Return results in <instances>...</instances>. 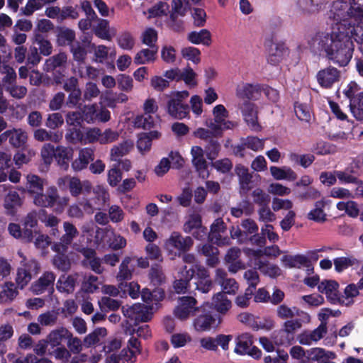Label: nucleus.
<instances>
[{
	"instance_id": "obj_47",
	"label": "nucleus",
	"mask_w": 363,
	"mask_h": 363,
	"mask_svg": "<svg viewBox=\"0 0 363 363\" xmlns=\"http://www.w3.org/2000/svg\"><path fill=\"white\" fill-rule=\"evenodd\" d=\"M99 278L92 274L84 275L81 289L85 293L93 294L99 289Z\"/></svg>"
},
{
	"instance_id": "obj_50",
	"label": "nucleus",
	"mask_w": 363,
	"mask_h": 363,
	"mask_svg": "<svg viewBox=\"0 0 363 363\" xmlns=\"http://www.w3.org/2000/svg\"><path fill=\"white\" fill-rule=\"evenodd\" d=\"M11 165V154L0 151V182L6 180Z\"/></svg>"
},
{
	"instance_id": "obj_14",
	"label": "nucleus",
	"mask_w": 363,
	"mask_h": 363,
	"mask_svg": "<svg viewBox=\"0 0 363 363\" xmlns=\"http://www.w3.org/2000/svg\"><path fill=\"white\" fill-rule=\"evenodd\" d=\"M340 71L332 66L320 69L316 74L318 83L324 89H330L340 80Z\"/></svg>"
},
{
	"instance_id": "obj_26",
	"label": "nucleus",
	"mask_w": 363,
	"mask_h": 363,
	"mask_svg": "<svg viewBox=\"0 0 363 363\" xmlns=\"http://www.w3.org/2000/svg\"><path fill=\"white\" fill-rule=\"evenodd\" d=\"M11 50L7 55H0V73L5 76L2 79V82L5 86H10L15 83L16 79V73L13 67L9 65L7 60L10 58Z\"/></svg>"
},
{
	"instance_id": "obj_12",
	"label": "nucleus",
	"mask_w": 363,
	"mask_h": 363,
	"mask_svg": "<svg viewBox=\"0 0 363 363\" xmlns=\"http://www.w3.org/2000/svg\"><path fill=\"white\" fill-rule=\"evenodd\" d=\"M227 228L222 218H217L211 225L208 233V239L218 245H228L230 244V239L224 235L226 233Z\"/></svg>"
},
{
	"instance_id": "obj_54",
	"label": "nucleus",
	"mask_w": 363,
	"mask_h": 363,
	"mask_svg": "<svg viewBox=\"0 0 363 363\" xmlns=\"http://www.w3.org/2000/svg\"><path fill=\"white\" fill-rule=\"evenodd\" d=\"M235 172L239 177L241 188L243 190L248 191L250 189L249 184L252 179V176L249 174L248 169L242 165H238L235 167Z\"/></svg>"
},
{
	"instance_id": "obj_13",
	"label": "nucleus",
	"mask_w": 363,
	"mask_h": 363,
	"mask_svg": "<svg viewBox=\"0 0 363 363\" xmlns=\"http://www.w3.org/2000/svg\"><path fill=\"white\" fill-rule=\"evenodd\" d=\"M238 107L247 125L253 130H259L261 126L258 123L257 106L249 101H245L240 104Z\"/></svg>"
},
{
	"instance_id": "obj_49",
	"label": "nucleus",
	"mask_w": 363,
	"mask_h": 363,
	"mask_svg": "<svg viewBox=\"0 0 363 363\" xmlns=\"http://www.w3.org/2000/svg\"><path fill=\"white\" fill-rule=\"evenodd\" d=\"M152 49L146 48L138 52L134 58V62L137 65H143L153 61L157 52V47H151Z\"/></svg>"
},
{
	"instance_id": "obj_10",
	"label": "nucleus",
	"mask_w": 363,
	"mask_h": 363,
	"mask_svg": "<svg viewBox=\"0 0 363 363\" xmlns=\"http://www.w3.org/2000/svg\"><path fill=\"white\" fill-rule=\"evenodd\" d=\"M196 300L191 296H183L179 300L178 306L174 310V315L181 320H184L194 315L195 312L199 311L196 306Z\"/></svg>"
},
{
	"instance_id": "obj_43",
	"label": "nucleus",
	"mask_w": 363,
	"mask_h": 363,
	"mask_svg": "<svg viewBox=\"0 0 363 363\" xmlns=\"http://www.w3.org/2000/svg\"><path fill=\"white\" fill-rule=\"evenodd\" d=\"M359 295V289L356 284H350L344 291V295L340 296V303L346 306H350L354 303L353 298Z\"/></svg>"
},
{
	"instance_id": "obj_9",
	"label": "nucleus",
	"mask_w": 363,
	"mask_h": 363,
	"mask_svg": "<svg viewBox=\"0 0 363 363\" xmlns=\"http://www.w3.org/2000/svg\"><path fill=\"white\" fill-rule=\"evenodd\" d=\"M326 57L340 67L348 65L352 57V47H324Z\"/></svg>"
},
{
	"instance_id": "obj_39",
	"label": "nucleus",
	"mask_w": 363,
	"mask_h": 363,
	"mask_svg": "<svg viewBox=\"0 0 363 363\" xmlns=\"http://www.w3.org/2000/svg\"><path fill=\"white\" fill-rule=\"evenodd\" d=\"M281 262L286 267L300 268L302 266L308 267V259L306 256L301 255L294 256L284 255L281 258Z\"/></svg>"
},
{
	"instance_id": "obj_38",
	"label": "nucleus",
	"mask_w": 363,
	"mask_h": 363,
	"mask_svg": "<svg viewBox=\"0 0 363 363\" xmlns=\"http://www.w3.org/2000/svg\"><path fill=\"white\" fill-rule=\"evenodd\" d=\"M270 172L277 180L286 179L294 181L297 178L295 172L288 167H278L272 166L270 167Z\"/></svg>"
},
{
	"instance_id": "obj_31",
	"label": "nucleus",
	"mask_w": 363,
	"mask_h": 363,
	"mask_svg": "<svg viewBox=\"0 0 363 363\" xmlns=\"http://www.w3.org/2000/svg\"><path fill=\"white\" fill-rule=\"evenodd\" d=\"M160 137V133L156 130L138 134L137 147L139 152L142 154L149 152L152 146V140Z\"/></svg>"
},
{
	"instance_id": "obj_58",
	"label": "nucleus",
	"mask_w": 363,
	"mask_h": 363,
	"mask_svg": "<svg viewBox=\"0 0 363 363\" xmlns=\"http://www.w3.org/2000/svg\"><path fill=\"white\" fill-rule=\"evenodd\" d=\"M99 305L102 311L108 312L117 311L120 308L121 302L108 296H103L99 300Z\"/></svg>"
},
{
	"instance_id": "obj_30",
	"label": "nucleus",
	"mask_w": 363,
	"mask_h": 363,
	"mask_svg": "<svg viewBox=\"0 0 363 363\" xmlns=\"http://www.w3.org/2000/svg\"><path fill=\"white\" fill-rule=\"evenodd\" d=\"M194 275V270L192 269H187L184 266L180 272L179 278L174 281V287L177 293L182 294L186 291L189 281L192 279Z\"/></svg>"
},
{
	"instance_id": "obj_35",
	"label": "nucleus",
	"mask_w": 363,
	"mask_h": 363,
	"mask_svg": "<svg viewBox=\"0 0 363 363\" xmlns=\"http://www.w3.org/2000/svg\"><path fill=\"white\" fill-rule=\"evenodd\" d=\"M26 189L33 196H37L41 191H44V179L35 174H28Z\"/></svg>"
},
{
	"instance_id": "obj_7",
	"label": "nucleus",
	"mask_w": 363,
	"mask_h": 363,
	"mask_svg": "<svg viewBox=\"0 0 363 363\" xmlns=\"http://www.w3.org/2000/svg\"><path fill=\"white\" fill-rule=\"evenodd\" d=\"M63 230L64 234L60 240L54 242L51 245L52 250L55 252H67L72 241L79 233L77 228L68 221L63 223Z\"/></svg>"
},
{
	"instance_id": "obj_28",
	"label": "nucleus",
	"mask_w": 363,
	"mask_h": 363,
	"mask_svg": "<svg viewBox=\"0 0 363 363\" xmlns=\"http://www.w3.org/2000/svg\"><path fill=\"white\" fill-rule=\"evenodd\" d=\"M277 315L282 320L292 319L298 316H304L306 322L310 321V315L296 307L290 308L286 304H281L277 308Z\"/></svg>"
},
{
	"instance_id": "obj_53",
	"label": "nucleus",
	"mask_w": 363,
	"mask_h": 363,
	"mask_svg": "<svg viewBox=\"0 0 363 363\" xmlns=\"http://www.w3.org/2000/svg\"><path fill=\"white\" fill-rule=\"evenodd\" d=\"M350 107L351 112L357 120H363V91L359 92L357 99L352 100Z\"/></svg>"
},
{
	"instance_id": "obj_55",
	"label": "nucleus",
	"mask_w": 363,
	"mask_h": 363,
	"mask_svg": "<svg viewBox=\"0 0 363 363\" xmlns=\"http://www.w3.org/2000/svg\"><path fill=\"white\" fill-rule=\"evenodd\" d=\"M72 156V150L65 147H57L55 150V157L64 168L68 167V162Z\"/></svg>"
},
{
	"instance_id": "obj_37",
	"label": "nucleus",
	"mask_w": 363,
	"mask_h": 363,
	"mask_svg": "<svg viewBox=\"0 0 363 363\" xmlns=\"http://www.w3.org/2000/svg\"><path fill=\"white\" fill-rule=\"evenodd\" d=\"M67 336H70V332L65 328H60L52 330L47 336L46 340L49 345L52 347L61 345L64 339H67Z\"/></svg>"
},
{
	"instance_id": "obj_27",
	"label": "nucleus",
	"mask_w": 363,
	"mask_h": 363,
	"mask_svg": "<svg viewBox=\"0 0 363 363\" xmlns=\"http://www.w3.org/2000/svg\"><path fill=\"white\" fill-rule=\"evenodd\" d=\"M17 286L12 281H6L0 284V303L10 304L18 295Z\"/></svg>"
},
{
	"instance_id": "obj_61",
	"label": "nucleus",
	"mask_w": 363,
	"mask_h": 363,
	"mask_svg": "<svg viewBox=\"0 0 363 363\" xmlns=\"http://www.w3.org/2000/svg\"><path fill=\"white\" fill-rule=\"evenodd\" d=\"M131 262V258L126 257L122 261L119 267V272L117 275V279L119 281L129 280L132 277L133 269L129 267V264Z\"/></svg>"
},
{
	"instance_id": "obj_40",
	"label": "nucleus",
	"mask_w": 363,
	"mask_h": 363,
	"mask_svg": "<svg viewBox=\"0 0 363 363\" xmlns=\"http://www.w3.org/2000/svg\"><path fill=\"white\" fill-rule=\"evenodd\" d=\"M94 56L96 62L113 61L116 56V52L112 47H95Z\"/></svg>"
},
{
	"instance_id": "obj_16",
	"label": "nucleus",
	"mask_w": 363,
	"mask_h": 363,
	"mask_svg": "<svg viewBox=\"0 0 363 363\" xmlns=\"http://www.w3.org/2000/svg\"><path fill=\"white\" fill-rule=\"evenodd\" d=\"M9 140L10 145L14 147H23L28 140L27 132L22 128L7 130L0 135V141Z\"/></svg>"
},
{
	"instance_id": "obj_8",
	"label": "nucleus",
	"mask_w": 363,
	"mask_h": 363,
	"mask_svg": "<svg viewBox=\"0 0 363 363\" xmlns=\"http://www.w3.org/2000/svg\"><path fill=\"white\" fill-rule=\"evenodd\" d=\"M199 314L194 318L193 325L198 332L208 331L216 328L220 323L219 316L213 311L199 310Z\"/></svg>"
},
{
	"instance_id": "obj_11",
	"label": "nucleus",
	"mask_w": 363,
	"mask_h": 363,
	"mask_svg": "<svg viewBox=\"0 0 363 363\" xmlns=\"http://www.w3.org/2000/svg\"><path fill=\"white\" fill-rule=\"evenodd\" d=\"M165 245L167 248L172 247L178 251L175 255L180 257L182 253L186 252L194 245L193 239L189 237H183L178 232H172L169 238L166 240Z\"/></svg>"
},
{
	"instance_id": "obj_23",
	"label": "nucleus",
	"mask_w": 363,
	"mask_h": 363,
	"mask_svg": "<svg viewBox=\"0 0 363 363\" xmlns=\"http://www.w3.org/2000/svg\"><path fill=\"white\" fill-rule=\"evenodd\" d=\"M339 284L335 281L325 280L318 285L319 292L325 294L328 300L332 303H340V295L338 294Z\"/></svg>"
},
{
	"instance_id": "obj_21",
	"label": "nucleus",
	"mask_w": 363,
	"mask_h": 363,
	"mask_svg": "<svg viewBox=\"0 0 363 363\" xmlns=\"http://www.w3.org/2000/svg\"><path fill=\"white\" fill-rule=\"evenodd\" d=\"M167 109L172 117L180 120L186 118L189 113L188 104H185L179 99H174L172 96L167 101Z\"/></svg>"
},
{
	"instance_id": "obj_41",
	"label": "nucleus",
	"mask_w": 363,
	"mask_h": 363,
	"mask_svg": "<svg viewBox=\"0 0 363 363\" xmlns=\"http://www.w3.org/2000/svg\"><path fill=\"white\" fill-rule=\"evenodd\" d=\"M213 304L216 310L222 314H225L231 308L232 303L225 294L223 292H218L213 298Z\"/></svg>"
},
{
	"instance_id": "obj_57",
	"label": "nucleus",
	"mask_w": 363,
	"mask_h": 363,
	"mask_svg": "<svg viewBox=\"0 0 363 363\" xmlns=\"http://www.w3.org/2000/svg\"><path fill=\"white\" fill-rule=\"evenodd\" d=\"M67 252H57L52 259V264L60 270L67 271L70 269L71 262L66 255Z\"/></svg>"
},
{
	"instance_id": "obj_63",
	"label": "nucleus",
	"mask_w": 363,
	"mask_h": 363,
	"mask_svg": "<svg viewBox=\"0 0 363 363\" xmlns=\"http://www.w3.org/2000/svg\"><path fill=\"white\" fill-rule=\"evenodd\" d=\"M294 111L297 118L305 122H309L311 118V113L309 106L305 104L296 103Z\"/></svg>"
},
{
	"instance_id": "obj_22",
	"label": "nucleus",
	"mask_w": 363,
	"mask_h": 363,
	"mask_svg": "<svg viewBox=\"0 0 363 363\" xmlns=\"http://www.w3.org/2000/svg\"><path fill=\"white\" fill-rule=\"evenodd\" d=\"M262 91V86L259 84H242L238 85L236 89V96L242 99L257 100L259 99Z\"/></svg>"
},
{
	"instance_id": "obj_42",
	"label": "nucleus",
	"mask_w": 363,
	"mask_h": 363,
	"mask_svg": "<svg viewBox=\"0 0 363 363\" xmlns=\"http://www.w3.org/2000/svg\"><path fill=\"white\" fill-rule=\"evenodd\" d=\"M96 34L102 39L111 40L116 34L114 28H110L108 21L106 19H99L96 28Z\"/></svg>"
},
{
	"instance_id": "obj_15",
	"label": "nucleus",
	"mask_w": 363,
	"mask_h": 363,
	"mask_svg": "<svg viewBox=\"0 0 363 363\" xmlns=\"http://www.w3.org/2000/svg\"><path fill=\"white\" fill-rule=\"evenodd\" d=\"M55 280V274L52 272H45L30 286V290L35 294H42L48 291L52 293L54 291V282Z\"/></svg>"
},
{
	"instance_id": "obj_20",
	"label": "nucleus",
	"mask_w": 363,
	"mask_h": 363,
	"mask_svg": "<svg viewBox=\"0 0 363 363\" xmlns=\"http://www.w3.org/2000/svg\"><path fill=\"white\" fill-rule=\"evenodd\" d=\"M63 180L67 181L69 190L72 196L77 197L81 194H89L92 190V184L88 180L81 182L77 177H66Z\"/></svg>"
},
{
	"instance_id": "obj_17",
	"label": "nucleus",
	"mask_w": 363,
	"mask_h": 363,
	"mask_svg": "<svg viewBox=\"0 0 363 363\" xmlns=\"http://www.w3.org/2000/svg\"><path fill=\"white\" fill-rule=\"evenodd\" d=\"M215 281L220 285L224 294H235L239 284L233 278H228L227 272L220 268L216 270Z\"/></svg>"
},
{
	"instance_id": "obj_24",
	"label": "nucleus",
	"mask_w": 363,
	"mask_h": 363,
	"mask_svg": "<svg viewBox=\"0 0 363 363\" xmlns=\"http://www.w3.org/2000/svg\"><path fill=\"white\" fill-rule=\"evenodd\" d=\"M94 160V151L90 147L82 148L79 151L78 157L72 163L74 171L79 172L87 167L90 162Z\"/></svg>"
},
{
	"instance_id": "obj_29",
	"label": "nucleus",
	"mask_w": 363,
	"mask_h": 363,
	"mask_svg": "<svg viewBox=\"0 0 363 363\" xmlns=\"http://www.w3.org/2000/svg\"><path fill=\"white\" fill-rule=\"evenodd\" d=\"M79 274L74 273L68 276L62 275L57 281V289L63 293L72 294L75 289Z\"/></svg>"
},
{
	"instance_id": "obj_36",
	"label": "nucleus",
	"mask_w": 363,
	"mask_h": 363,
	"mask_svg": "<svg viewBox=\"0 0 363 363\" xmlns=\"http://www.w3.org/2000/svg\"><path fill=\"white\" fill-rule=\"evenodd\" d=\"M133 143L130 141H123V143L113 146L110 152V160L111 161H118L121 157L128 155L133 149Z\"/></svg>"
},
{
	"instance_id": "obj_46",
	"label": "nucleus",
	"mask_w": 363,
	"mask_h": 363,
	"mask_svg": "<svg viewBox=\"0 0 363 363\" xmlns=\"http://www.w3.org/2000/svg\"><path fill=\"white\" fill-rule=\"evenodd\" d=\"M308 355L312 360L318 363H323L328 358H335V354L330 351L320 347L312 348L308 351Z\"/></svg>"
},
{
	"instance_id": "obj_45",
	"label": "nucleus",
	"mask_w": 363,
	"mask_h": 363,
	"mask_svg": "<svg viewBox=\"0 0 363 363\" xmlns=\"http://www.w3.org/2000/svg\"><path fill=\"white\" fill-rule=\"evenodd\" d=\"M188 38L193 44L209 45L211 43V33L206 29H203L199 32H191L189 34Z\"/></svg>"
},
{
	"instance_id": "obj_64",
	"label": "nucleus",
	"mask_w": 363,
	"mask_h": 363,
	"mask_svg": "<svg viewBox=\"0 0 363 363\" xmlns=\"http://www.w3.org/2000/svg\"><path fill=\"white\" fill-rule=\"evenodd\" d=\"M67 61V55L60 52L46 60L47 71L53 70L57 67H62Z\"/></svg>"
},
{
	"instance_id": "obj_33",
	"label": "nucleus",
	"mask_w": 363,
	"mask_h": 363,
	"mask_svg": "<svg viewBox=\"0 0 363 363\" xmlns=\"http://www.w3.org/2000/svg\"><path fill=\"white\" fill-rule=\"evenodd\" d=\"M235 343L234 352L240 355H245L252 345V336L247 333L239 335L235 339Z\"/></svg>"
},
{
	"instance_id": "obj_6",
	"label": "nucleus",
	"mask_w": 363,
	"mask_h": 363,
	"mask_svg": "<svg viewBox=\"0 0 363 363\" xmlns=\"http://www.w3.org/2000/svg\"><path fill=\"white\" fill-rule=\"evenodd\" d=\"M122 311L128 320L130 325H138L142 322H147L151 320L152 313L151 308L141 303H135L131 306H123Z\"/></svg>"
},
{
	"instance_id": "obj_4",
	"label": "nucleus",
	"mask_w": 363,
	"mask_h": 363,
	"mask_svg": "<svg viewBox=\"0 0 363 363\" xmlns=\"http://www.w3.org/2000/svg\"><path fill=\"white\" fill-rule=\"evenodd\" d=\"M94 196L91 199H84L80 202L84 211L88 214H92L95 211H101L108 205L110 194L103 186L98 185L92 190Z\"/></svg>"
},
{
	"instance_id": "obj_51",
	"label": "nucleus",
	"mask_w": 363,
	"mask_h": 363,
	"mask_svg": "<svg viewBox=\"0 0 363 363\" xmlns=\"http://www.w3.org/2000/svg\"><path fill=\"white\" fill-rule=\"evenodd\" d=\"M149 279L154 286H158L165 281V275L159 264L152 265L149 272Z\"/></svg>"
},
{
	"instance_id": "obj_32",
	"label": "nucleus",
	"mask_w": 363,
	"mask_h": 363,
	"mask_svg": "<svg viewBox=\"0 0 363 363\" xmlns=\"http://www.w3.org/2000/svg\"><path fill=\"white\" fill-rule=\"evenodd\" d=\"M63 133L62 131L52 132L44 128H38L34 131L33 137L35 140L39 142L50 141L57 143L62 139Z\"/></svg>"
},
{
	"instance_id": "obj_19",
	"label": "nucleus",
	"mask_w": 363,
	"mask_h": 363,
	"mask_svg": "<svg viewBox=\"0 0 363 363\" xmlns=\"http://www.w3.org/2000/svg\"><path fill=\"white\" fill-rule=\"evenodd\" d=\"M192 164L199 173V177L205 179L209 175L207 162L203 156V150L199 146H193L191 150Z\"/></svg>"
},
{
	"instance_id": "obj_44",
	"label": "nucleus",
	"mask_w": 363,
	"mask_h": 363,
	"mask_svg": "<svg viewBox=\"0 0 363 363\" xmlns=\"http://www.w3.org/2000/svg\"><path fill=\"white\" fill-rule=\"evenodd\" d=\"M57 37L59 45H71L75 40V33L70 28L61 27L58 28Z\"/></svg>"
},
{
	"instance_id": "obj_62",
	"label": "nucleus",
	"mask_w": 363,
	"mask_h": 363,
	"mask_svg": "<svg viewBox=\"0 0 363 363\" xmlns=\"http://www.w3.org/2000/svg\"><path fill=\"white\" fill-rule=\"evenodd\" d=\"M130 354L131 357L134 356V352L130 348H124L119 354L113 353L106 359V363H125V361H132V358H127L125 356Z\"/></svg>"
},
{
	"instance_id": "obj_3",
	"label": "nucleus",
	"mask_w": 363,
	"mask_h": 363,
	"mask_svg": "<svg viewBox=\"0 0 363 363\" xmlns=\"http://www.w3.org/2000/svg\"><path fill=\"white\" fill-rule=\"evenodd\" d=\"M286 320L281 328L274 333V342L277 345H287L291 344L295 333L302 327L303 322L307 323L304 316Z\"/></svg>"
},
{
	"instance_id": "obj_1",
	"label": "nucleus",
	"mask_w": 363,
	"mask_h": 363,
	"mask_svg": "<svg viewBox=\"0 0 363 363\" xmlns=\"http://www.w3.org/2000/svg\"><path fill=\"white\" fill-rule=\"evenodd\" d=\"M330 34L318 32L308 38L311 45L363 44V0H333L328 13Z\"/></svg>"
},
{
	"instance_id": "obj_18",
	"label": "nucleus",
	"mask_w": 363,
	"mask_h": 363,
	"mask_svg": "<svg viewBox=\"0 0 363 363\" xmlns=\"http://www.w3.org/2000/svg\"><path fill=\"white\" fill-rule=\"evenodd\" d=\"M60 197L57 188L55 186H50L47 189L45 194L43 191H41L40 194H38L37 196H34L33 203L35 205L40 207L51 208L57 203Z\"/></svg>"
},
{
	"instance_id": "obj_52",
	"label": "nucleus",
	"mask_w": 363,
	"mask_h": 363,
	"mask_svg": "<svg viewBox=\"0 0 363 363\" xmlns=\"http://www.w3.org/2000/svg\"><path fill=\"white\" fill-rule=\"evenodd\" d=\"M106 335L107 330L105 328H98L84 337V344L89 347L99 342Z\"/></svg>"
},
{
	"instance_id": "obj_25",
	"label": "nucleus",
	"mask_w": 363,
	"mask_h": 363,
	"mask_svg": "<svg viewBox=\"0 0 363 363\" xmlns=\"http://www.w3.org/2000/svg\"><path fill=\"white\" fill-rule=\"evenodd\" d=\"M325 3V0H296V8L303 15H311L318 12Z\"/></svg>"
},
{
	"instance_id": "obj_2",
	"label": "nucleus",
	"mask_w": 363,
	"mask_h": 363,
	"mask_svg": "<svg viewBox=\"0 0 363 363\" xmlns=\"http://www.w3.org/2000/svg\"><path fill=\"white\" fill-rule=\"evenodd\" d=\"M17 255L21 258V260L19 262L20 265L16 270L15 284L18 289H23L33 277L39 273L40 266L35 259L26 256L21 250L18 251Z\"/></svg>"
},
{
	"instance_id": "obj_59",
	"label": "nucleus",
	"mask_w": 363,
	"mask_h": 363,
	"mask_svg": "<svg viewBox=\"0 0 363 363\" xmlns=\"http://www.w3.org/2000/svg\"><path fill=\"white\" fill-rule=\"evenodd\" d=\"M334 265H335V269L337 272H341L343 270L346 269L349 267L358 264V260L352 257H337L334 259Z\"/></svg>"
},
{
	"instance_id": "obj_34",
	"label": "nucleus",
	"mask_w": 363,
	"mask_h": 363,
	"mask_svg": "<svg viewBox=\"0 0 363 363\" xmlns=\"http://www.w3.org/2000/svg\"><path fill=\"white\" fill-rule=\"evenodd\" d=\"M255 268L259 269L262 273L270 277L275 278L281 274L280 268L276 265L269 263L267 260L257 259L255 261Z\"/></svg>"
},
{
	"instance_id": "obj_5",
	"label": "nucleus",
	"mask_w": 363,
	"mask_h": 363,
	"mask_svg": "<svg viewBox=\"0 0 363 363\" xmlns=\"http://www.w3.org/2000/svg\"><path fill=\"white\" fill-rule=\"evenodd\" d=\"M363 168V157L357 156L344 170L335 171L336 176L341 184H361L359 176Z\"/></svg>"
},
{
	"instance_id": "obj_60",
	"label": "nucleus",
	"mask_w": 363,
	"mask_h": 363,
	"mask_svg": "<svg viewBox=\"0 0 363 363\" xmlns=\"http://www.w3.org/2000/svg\"><path fill=\"white\" fill-rule=\"evenodd\" d=\"M323 207L324 203L323 201H317L315 204V208L308 213V218L315 222H324L326 220V214L323 210Z\"/></svg>"
},
{
	"instance_id": "obj_48",
	"label": "nucleus",
	"mask_w": 363,
	"mask_h": 363,
	"mask_svg": "<svg viewBox=\"0 0 363 363\" xmlns=\"http://www.w3.org/2000/svg\"><path fill=\"white\" fill-rule=\"evenodd\" d=\"M287 53V47H269L267 60L272 65H277L282 60Z\"/></svg>"
},
{
	"instance_id": "obj_56",
	"label": "nucleus",
	"mask_w": 363,
	"mask_h": 363,
	"mask_svg": "<svg viewBox=\"0 0 363 363\" xmlns=\"http://www.w3.org/2000/svg\"><path fill=\"white\" fill-rule=\"evenodd\" d=\"M123 178L122 172L118 168V164H113L107 172V182L112 186L116 187Z\"/></svg>"
}]
</instances>
